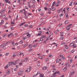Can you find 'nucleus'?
Instances as JSON below:
<instances>
[{"label": "nucleus", "mask_w": 77, "mask_h": 77, "mask_svg": "<svg viewBox=\"0 0 77 77\" xmlns=\"http://www.w3.org/2000/svg\"><path fill=\"white\" fill-rule=\"evenodd\" d=\"M49 77H53V76L52 75H49Z\"/></svg>", "instance_id": "774afa93"}, {"label": "nucleus", "mask_w": 77, "mask_h": 77, "mask_svg": "<svg viewBox=\"0 0 77 77\" xmlns=\"http://www.w3.org/2000/svg\"><path fill=\"white\" fill-rule=\"evenodd\" d=\"M38 41V40H36L33 41V43H35V42H36Z\"/></svg>", "instance_id": "8fccbe9b"}, {"label": "nucleus", "mask_w": 77, "mask_h": 77, "mask_svg": "<svg viewBox=\"0 0 77 77\" xmlns=\"http://www.w3.org/2000/svg\"><path fill=\"white\" fill-rule=\"evenodd\" d=\"M2 17L3 18H5L6 17V16H5V15H4L3 16H2Z\"/></svg>", "instance_id": "5fc2aeb1"}, {"label": "nucleus", "mask_w": 77, "mask_h": 77, "mask_svg": "<svg viewBox=\"0 0 77 77\" xmlns=\"http://www.w3.org/2000/svg\"><path fill=\"white\" fill-rule=\"evenodd\" d=\"M7 44L8 42H7V43H5L4 44H2L0 46V47L1 48H3V47H5L7 45Z\"/></svg>", "instance_id": "f03ea898"}, {"label": "nucleus", "mask_w": 77, "mask_h": 77, "mask_svg": "<svg viewBox=\"0 0 77 77\" xmlns=\"http://www.w3.org/2000/svg\"><path fill=\"white\" fill-rule=\"evenodd\" d=\"M56 70H57L56 69H54L53 70L52 72H55V71H56Z\"/></svg>", "instance_id": "cd10ccee"}, {"label": "nucleus", "mask_w": 77, "mask_h": 77, "mask_svg": "<svg viewBox=\"0 0 77 77\" xmlns=\"http://www.w3.org/2000/svg\"><path fill=\"white\" fill-rule=\"evenodd\" d=\"M6 74L8 75H10L11 74V69H8L7 70Z\"/></svg>", "instance_id": "20e7f679"}, {"label": "nucleus", "mask_w": 77, "mask_h": 77, "mask_svg": "<svg viewBox=\"0 0 77 77\" xmlns=\"http://www.w3.org/2000/svg\"><path fill=\"white\" fill-rule=\"evenodd\" d=\"M59 62V59H57V63H58V62Z\"/></svg>", "instance_id": "4c0bfd02"}, {"label": "nucleus", "mask_w": 77, "mask_h": 77, "mask_svg": "<svg viewBox=\"0 0 77 77\" xmlns=\"http://www.w3.org/2000/svg\"><path fill=\"white\" fill-rule=\"evenodd\" d=\"M9 54V53L8 52L6 54H5V56H8Z\"/></svg>", "instance_id": "b1692460"}, {"label": "nucleus", "mask_w": 77, "mask_h": 77, "mask_svg": "<svg viewBox=\"0 0 77 77\" xmlns=\"http://www.w3.org/2000/svg\"><path fill=\"white\" fill-rule=\"evenodd\" d=\"M26 35L28 37H30L31 36V35L29 34V33L28 32L26 33Z\"/></svg>", "instance_id": "9d476101"}, {"label": "nucleus", "mask_w": 77, "mask_h": 77, "mask_svg": "<svg viewBox=\"0 0 77 77\" xmlns=\"http://www.w3.org/2000/svg\"><path fill=\"white\" fill-rule=\"evenodd\" d=\"M9 64L10 65H14V62H11L9 63Z\"/></svg>", "instance_id": "f8f14e48"}, {"label": "nucleus", "mask_w": 77, "mask_h": 77, "mask_svg": "<svg viewBox=\"0 0 77 77\" xmlns=\"http://www.w3.org/2000/svg\"><path fill=\"white\" fill-rule=\"evenodd\" d=\"M74 42H73L72 43H71V44L70 45V46L71 47H72V46H73V48H76V46H75V44H74Z\"/></svg>", "instance_id": "f257e3e1"}, {"label": "nucleus", "mask_w": 77, "mask_h": 77, "mask_svg": "<svg viewBox=\"0 0 77 77\" xmlns=\"http://www.w3.org/2000/svg\"><path fill=\"white\" fill-rule=\"evenodd\" d=\"M30 70L29 69V68H27L26 69V72H30Z\"/></svg>", "instance_id": "ddd939ff"}, {"label": "nucleus", "mask_w": 77, "mask_h": 77, "mask_svg": "<svg viewBox=\"0 0 77 77\" xmlns=\"http://www.w3.org/2000/svg\"><path fill=\"white\" fill-rule=\"evenodd\" d=\"M68 23V21L67 20H66L65 21V24H67Z\"/></svg>", "instance_id": "2f4dec72"}, {"label": "nucleus", "mask_w": 77, "mask_h": 77, "mask_svg": "<svg viewBox=\"0 0 77 77\" xmlns=\"http://www.w3.org/2000/svg\"><path fill=\"white\" fill-rule=\"evenodd\" d=\"M11 30H12H12H13L14 29V27H11Z\"/></svg>", "instance_id": "a18cd8bd"}, {"label": "nucleus", "mask_w": 77, "mask_h": 77, "mask_svg": "<svg viewBox=\"0 0 77 77\" xmlns=\"http://www.w3.org/2000/svg\"><path fill=\"white\" fill-rule=\"evenodd\" d=\"M60 17H63V14H60Z\"/></svg>", "instance_id": "58836bf2"}, {"label": "nucleus", "mask_w": 77, "mask_h": 77, "mask_svg": "<svg viewBox=\"0 0 77 77\" xmlns=\"http://www.w3.org/2000/svg\"><path fill=\"white\" fill-rule=\"evenodd\" d=\"M14 65H16L17 64V63H16V62H14Z\"/></svg>", "instance_id": "4d7b16f0"}, {"label": "nucleus", "mask_w": 77, "mask_h": 77, "mask_svg": "<svg viewBox=\"0 0 77 77\" xmlns=\"http://www.w3.org/2000/svg\"><path fill=\"white\" fill-rule=\"evenodd\" d=\"M60 39L61 40H62V39H63V37L62 36V37H61L60 38Z\"/></svg>", "instance_id": "79ce46f5"}, {"label": "nucleus", "mask_w": 77, "mask_h": 77, "mask_svg": "<svg viewBox=\"0 0 77 77\" xmlns=\"http://www.w3.org/2000/svg\"><path fill=\"white\" fill-rule=\"evenodd\" d=\"M35 5H33L32 6V8H35Z\"/></svg>", "instance_id": "0e129e2a"}, {"label": "nucleus", "mask_w": 77, "mask_h": 77, "mask_svg": "<svg viewBox=\"0 0 77 77\" xmlns=\"http://www.w3.org/2000/svg\"><path fill=\"white\" fill-rule=\"evenodd\" d=\"M6 35V34H4L2 35V37H5Z\"/></svg>", "instance_id": "7c9ffc66"}, {"label": "nucleus", "mask_w": 77, "mask_h": 77, "mask_svg": "<svg viewBox=\"0 0 77 77\" xmlns=\"http://www.w3.org/2000/svg\"><path fill=\"white\" fill-rule=\"evenodd\" d=\"M17 56V54L16 53H14L13 55V57H15Z\"/></svg>", "instance_id": "aec40b11"}, {"label": "nucleus", "mask_w": 77, "mask_h": 77, "mask_svg": "<svg viewBox=\"0 0 77 77\" xmlns=\"http://www.w3.org/2000/svg\"><path fill=\"white\" fill-rule=\"evenodd\" d=\"M69 61L70 63H72V59H70L69 60Z\"/></svg>", "instance_id": "37998d69"}, {"label": "nucleus", "mask_w": 77, "mask_h": 77, "mask_svg": "<svg viewBox=\"0 0 77 77\" xmlns=\"http://www.w3.org/2000/svg\"><path fill=\"white\" fill-rule=\"evenodd\" d=\"M38 58H39V59H43V57H42L41 56H40Z\"/></svg>", "instance_id": "bb28decb"}, {"label": "nucleus", "mask_w": 77, "mask_h": 77, "mask_svg": "<svg viewBox=\"0 0 77 77\" xmlns=\"http://www.w3.org/2000/svg\"><path fill=\"white\" fill-rule=\"evenodd\" d=\"M20 44H23V41H21L20 42Z\"/></svg>", "instance_id": "3c124183"}, {"label": "nucleus", "mask_w": 77, "mask_h": 77, "mask_svg": "<svg viewBox=\"0 0 77 77\" xmlns=\"http://www.w3.org/2000/svg\"><path fill=\"white\" fill-rule=\"evenodd\" d=\"M14 44H15V43L14 42H11V44L12 45H13V46L14 45Z\"/></svg>", "instance_id": "473e14b6"}, {"label": "nucleus", "mask_w": 77, "mask_h": 77, "mask_svg": "<svg viewBox=\"0 0 77 77\" xmlns=\"http://www.w3.org/2000/svg\"><path fill=\"white\" fill-rule=\"evenodd\" d=\"M27 60H28V58L27 57L25 58V60H23V62H27Z\"/></svg>", "instance_id": "f3484780"}, {"label": "nucleus", "mask_w": 77, "mask_h": 77, "mask_svg": "<svg viewBox=\"0 0 77 77\" xmlns=\"http://www.w3.org/2000/svg\"><path fill=\"white\" fill-rule=\"evenodd\" d=\"M5 2H6V3H10V2H9V1H8V0H5Z\"/></svg>", "instance_id": "5701e85b"}, {"label": "nucleus", "mask_w": 77, "mask_h": 77, "mask_svg": "<svg viewBox=\"0 0 77 77\" xmlns=\"http://www.w3.org/2000/svg\"><path fill=\"white\" fill-rule=\"evenodd\" d=\"M37 76V74L34 75H33V77H36Z\"/></svg>", "instance_id": "13d9d810"}, {"label": "nucleus", "mask_w": 77, "mask_h": 77, "mask_svg": "<svg viewBox=\"0 0 77 77\" xmlns=\"http://www.w3.org/2000/svg\"><path fill=\"white\" fill-rule=\"evenodd\" d=\"M10 66V64H8L6 66H5V68L6 69L8 68L9 66Z\"/></svg>", "instance_id": "2eb2a0df"}, {"label": "nucleus", "mask_w": 77, "mask_h": 77, "mask_svg": "<svg viewBox=\"0 0 77 77\" xmlns=\"http://www.w3.org/2000/svg\"><path fill=\"white\" fill-rule=\"evenodd\" d=\"M55 4H56V2H54L52 4V5L51 6V8H53V6H55Z\"/></svg>", "instance_id": "9b49d317"}, {"label": "nucleus", "mask_w": 77, "mask_h": 77, "mask_svg": "<svg viewBox=\"0 0 77 77\" xmlns=\"http://www.w3.org/2000/svg\"><path fill=\"white\" fill-rule=\"evenodd\" d=\"M69 6H72V2H71L69 3Z\"/></svg>", "instance_id": "bf43d9fd"}, {"label": "nucleus", "mask_w": 77, "mask_h": 77, "mask_svg": "<svg viewBox=\"0 0 77 77\" xmlns=\"http://www.w3.org/2000/svg\"><path fill=\"white\" fill-rule=\"evenodd\" d=\"M23 14H24V15H27V13H26V12H25H25H24V13H23Z\"/></svg>", "instance_id": "680f3d73"}, {"label": "nucleus", "mask_w": 77, "mask_h": 77, "mask_svg": "<svg viewBox=\"0 0 77 77\" xmlns=\"http://www.w3.org/2000/svg\"><path fill=\"white\" fill-rule=\"evenodd\" d=\"M52 75L53 76V77H56V75H55L54 73L52 74Z\"/></svg>", "instance_id": "603ef678"}, {"label": "nucleus", "mask_w": 77, "mask_h": 77, "mask_svg": "<svg viewBox=\"0 0 77 77\" xmlns=\"http://www.w3.org/2000/svg\"><path fill=\"white\" fill-rule=\"evenodd\" d=\"M49 57H53V55L51 54H50L49 56Z\"/></svg>", "instance_id": "a878e982"}, {"label": "nucleus", "mask_w": 77, "mask_h": 77, "mask_svg": "<svg viewBox=\"0 0 77 77\" xmlns=\"http://www.w3.org/2000/svg\"><path fill=\"white\" fill-rule=\"evenodd\" d=\"M59 30H57L55 31V33H57V32H59Z\"/></svg>", "instance_id": "de8ad7c7"}, {"label": "nucleus", "mask_w": 77, "mask_h": 77, "mask_svg": "<svg viewBox=\"0 0 77 77\" xmlns=\"http://www.w3.org/2000/svg\"><path fill=\"white\" fill-rule=\"evenodd\" d=\"M74 51H75V50H73L71 51V53H74Z\"/></svg>", "instance_id": "72a5a7b5"}, {"label": "nucleus", "mask_w": 77, "mask_h": 77, "mask_svg": "<svg viewBox=\"0 0 77 77\" xmlns=\"http://www.w3.org/2000/svg\"><path fill=\"white\" fill-rule=\"evenodd\" d=\"M48 11H51V8H49L48 9Z\"/></svg>", "instance_id": "f704fd0d"}, {"label": "nucleus", "mask_w": 77, "mask_h": 77, "mask_svg": "<svg viewBox=\"0 0 77 77\" xmlns=\"http://www.w3.org/2000/svg\"><path fill=\"white\" fill-rule=\"evenodd\" d=\"M18 68H15L14 69V71H18Z\"/></svg>", "instance_id": "c756f323"}, {"label": "nucleus", "mask_w": 77, "mask_h": 77, "mask_svg": "<svg viewBox=\"0 0 77 77\" xmlns=\"http://www.w3.org/2000/svg\"><path fill=\"white\" fill-rule=\"evenodd\" d=\"M18 3L19 4H21V0H18Z\"/></svg>", "instance_id": "393cba45"}, {"label": "nucleus", "mask_w": 77, "mask_h": 77, "mask_svg": "<svg viewBox=\"0 0 77 77\" xmlns=\"http://www.w3.org/2000/svg\"><path fill=\"white\" fill-rule=\"evenodd\" d=\"M42 38H45V35H43L42 36Z\"/></svg>", "instance_id": "e2e57ef3"}, {"label": "nucleus", "mask_w": 77, "mask_h": 77, "mask_svg": "<svg viewBox=\"0 0 77 77\" xmlns=\"http://www.w3.org/2000/svg\"><path fill=\"white\" fill-rule=\"evenodd\" d=\"M0 12L1 14H4V13H5V12H4V11H3V10L1 11H0Z\"/></svg>", "instance_id": "e433bc0d"}, {"label": "nucleus", "mask_w": 77, "mask_h": 77, "mask_svg": "<svg viewBox=\"0 0 77 77\" xmlns=\"http://www.w3.org/2000/svg\"><path fill=\"white\" fill-rule=\"evenodd\" d=\"M65 65L66 66H68V67H69V66H70V65L69 64V63H67Z\"/></svg>", "instance_id": "a211bd4d"}, {"label": "nucleus", "mask_w": 77, "mask_h": 77, "mask_svg": "<svg viewBox=\"0 0 77 77\" xmlns=\"http://www.w3.org/2000/svg\"><path fill=\"white\" fill-rule=\"evenodd\" d=\"M39 76L40 77H44V75L41 73L39 75Z\"/></svg>", "instance_id": "6ab92c4d"}, {"label": "nucleus", "mask_w": 77, "mask_h": 77, "mask_svg": "<svg viewBox=\"0 0 77 77\" xmlns=\"http://www.w3.org/2000/svg\"><path fill=\"white\" fill-rule=\"evenodd\" d=\"M28 45V43H26V44L24 45V46L23 47V48H25V47H26V46H27V45Z\"/></svg>", "instance_id": "dca6fc26"}, {"label": "nucleus", "mask_w": 77, "mask_h": 77, "mask_svg": "<svg viewBox=\"0 0 77 77\" xmlns=\"http://www.w3.org/2000/svg\"><path fill=\"white\" fill-rule=\"evenodd\" d=\"M29 48H32V45H29Z\"/></svg>", "instance_id": "c03bdc74"}, {"label": "nucleus", "mask_w": 77, "mask_h": 77, "mask_svg": "<svg viewBox=\"0 0 77 77\" xmlns=\"http://www.w3.org/2000/svg\"><path fill=\"white\" fill-rule=\"evenodd\" d=\"M74 73H75V71H73L70 73L69 75H73L74 74Z\"/></svg>", "instance_id": "6e6552de"}, {"label": "nucleus", "mask_w": 77, "mask_h": 77, "mask_svg": "<svg viewBox=\"0 0 77 77\" xmlns=\"http://www.w3.org/2000/svg\"><path fill=\"white\" fill-rule=\"evenodd\" d=\"M59 4L58 3H57L56 4V6H59Z\"/></svg>", "instance_id": "a19ab883"}, {"label": "nucleus", "mask_w": 77, "mask_h": 77, "mask_svg": "<svg viewBox=\"0 0 77 77\" xmlns=\"http://www.w3.org/2000/svg\"><path fill=\"white\" fill-rule=\"evenodd\" d=\"M63 11V9L61 8L57 11V13H61Z\"/></svg>", "instance_id": "39448f33"}, {"label": "nucleus", "mask_w": 77, "mask_h": 77, "mask_svg": "<svg viewBox=\"0 0 77 77\" xmlns=\"http://www.w3.org/2000/svg\"><path fill=\"white\" fill-rule=\"evenodd\" d=\"M36 74L37 75H39V74H40V72H38Z\"/></svg>", "instance_id": "49530a36"}, {"label": "nucleus", "mask_w": 77, "mask_h": 77, "mask_svg": "<svg viewBox=\"0 0 77 77\" xmlns=\"http://www.w3.org/2000/svg\"><path fill=\"white\" fill-rule=\"evenodd\" d=\"M50 36H50L47 38L46 39V41H48V40H49V39H50Z\"/></svg>", "instance_id": "4be33fe9"}, {"label": "nucleus", "mask_w": 77, "mask_h": 77, "mask_svg": "<svg viewBox=\"0 0 77 77\" xmlns=\"http://www.w3.org/2000/svg\"><path fill=\"white\" fill-rule=\"evenodd\" d=\"M42 32L41 31H40L37 34V36H41V35H42Z\"/></svg>", "instance_id": "0eeeda50"}, {"label": "nucleus", "mask_w": 77, "mask_h": 77, "mask_svg": "<svg viewBox=\"0 0 77 77\" xmlns=\"http://www.w3.org/2000/svg\"><path fill=\"white\" fill-rule=\"evenodd\" d=\"M32 50H33V49L31 48L29 49V51H32Z\"/></svg>", "instance_id": "6e6d98bb"}, {"label": "nucleus", "mask_w": 77, "mask_h": 77, "mask_svg": "<svg viewBox=\"0 0 77 77\" xmlns=\"http://www.w3.org/2000/svg\"><path fill=\"white\" fill-rule=\"evenodd\" d=\"M42 69L43 70H45V69H47V66H44L43 67Z\"/></svg>", "instance_id": "4468645a"}, {"label": "nucleus", "mask_w": 77, "mask_h": 77, "mask_svg": "<svg viewBox=\"0 0 77 77\" xmlns=\"http://www.w3.org/2000/svg\"><path fill=\"white\" fill-rule=\"evenodd\" d=\"M24 24H26V22H24L23 23H21L20 25V27H21V26H23V25H24Z\"/></svg>", "instance_id": "412c9836"}, {"label": "nucleus", "mask_w": 77, "mask_h": 77, "mask_svg": "<svg viewBox=\"0 0 77 77\" xmlns=\"http://www.w3.org/2000/svg\"><path fill=\"white\" fill-rule=\"evenodd\" d=\"M67 70V67H65L63 69V72H65Z\"/></svg>", "instance_id": "1a4fd4ad"}, {"label": "nucleus", "mask_w": 77, "mask_h": 77, "mask_svg": "<svg viewBox=\"0 0 77 77\" xmlns=\"http://www.w3.org/2000/svg\"><path fill=\"white\" fill-rule=\"evenodd\" d=\"M60 34L61 35V36H63V33L62 32H60Z\"/></svg>", "instance_id": "c9c22d12"}, {"label": "nucleus", "mask_w": 77, "mask_h": 77, "mask_svg": "<svg viewBox=\"0 0 77 77\" xmlns=\"http://www.w3.org/2000/svg\"><path fill=\"white\" fill-rule=\"evenodd\" d=\"M71 26H72V24H70L69 25H68L66 28V29L67 30H69V29L71 28Z\"/></svg>", "instance_id": "7ed1b4c3"}, {"label": "nucleus", "mask_w": 77, "mask_h": 77, "mask_svg": "<svg viewBox=\"0 0 77 77\" xmlns=\"http://www.w3.org/2000/svg\"><path fill=\"white\" fill-rule=\"evenodd\" d=\"M62 26V24L61 23H60L58 25V26L59 27H60V26Z\"/></svg>", "instance_id": "052dcab7"}, {"label": "nucleus", "mask_w": 77, "mask_h": 77, "mask_svg": "<svg viewBox=\"0 0 77 77\" xmlns=\"http://www.w3.org/2000/svg\"><path fill=\"white\" fill-rule=\"evenodd\" d=\"M43 39H44V38H42V37L40 38V41H42V40H43Z\"/></svg>", "instance_id": "c85d7f7f"}, {"label": "nucleus", "mask_w": 77, "mask_h": 77, "mask_svg": "<svg viewBox=\"0 0 77 77\" xmlns=\"http://www.w3.org/2000/svg\"><path fill=\"white\" fill-rule=\"evenodd\" d=\"M23 54V52H21V53L19 54V55H22V54Z\"/></svg>", "instance_id": "69168bd1"}, {"label": "nucleus", "mask_w": 77, "mask_h": 77, "mask_svg": "<svg viewBox=\"0 0 77 77\" xmlns=\"http://www.w3.org/2000/svg\"><path fill=\"white\" fill-rule=\"evenodd\" d=\"M28 26H29V25L28 24H26L24 25V26L25 27H27Z\"/></svg>", "instance_id": "ea45409f"}, {"label": "nucleus", "mask_w": 77, "mask_h": 77, "mask_svg": "<svg viewBox=\"0 0 77 77\" xmlns=\"http://www.w3.org/2000/svg\"><path fill=\"white\" fill-rule=\"evenodd\" d=\"M46 61H48V60H49V58H47L46 60H45Z\"/></svg>", "instance_id": "864d4df0"}, {"label": "nucleus", "mask_w": 77, "mask_h": 77, "mask_svg": "<svg viewBox=\"0 0 77 77\" xmlns=\"http://www.w3.org/2000/svg\"><path fill=\"white\" fill-rule=\"evenodd\" d=\"M64 75H62L61 76H60V77H64Z\"/></svg>", "instance_id": "338daca9"}, {"label": "nucleus", "mask_w": 77, "mask_h": 77, "mask_svg": "<svg viewBox=\"0 0 77 77\" xmlns=\"http://www.w3.org/2000/svg\"><path fill=\"white\" fill-rule=\"evenodd\" d=\"M24 72V71H23V70L19 72H18V75H21V74H23V72Z\"/></svg>", "instance_id": "423d86ee"}, {"label": "nucleus", "mask_w": 77, "mask_h": 77, "mask_svg": "<svg viewBox=\"0 0 77 77\" xmlns=\"http://www.w3.org/2000/svg\"><path fill=\"white\" fill-rule=\"evenodd\" d=\"M38 10L39 12H41V8H38Z\"/></svg>", "instance_id": "09e8293b"}]
</instances>
